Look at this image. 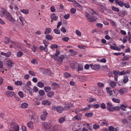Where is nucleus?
Wrapping results in <instances>:
<instances>
[{
	"label": "nucleus",
	"instance_id": "nucleus-1",
	"mask_svg": "<svg viewBox=\"0 0 131 131\" xmlns=\"http://www.w3.org/2000/svg\"><path fill=\"white\" fill-rule=\"evenodd\" d=\"M43 128L46 131H62V129L58 125L51 127L49 124L45 123L43 124Z\"/></svg>",
	"mask_w": 131,
	"mask_h": 131
},
{
	"label": "nucleus",
	"instance_id": "nucleus-2",
	"mask_svg": "<svg viewBox=\"0 0 131 131\" xmlns=\"http://www.w3.org/2000/svg\"><path fill=\"white\" fill-rule=\"evenodd\" d=\"M85 16L88 18V20L90 22H94L97 19V18L93 16V13L91 14L92 16H91L90 14L88 13H85Z\"/></svg>",
	"mask_w": 131,
	"mask_h": 131
},
{
	"label": "nucleus",
	"instance_id": "nucleus-3",
	"mask_svg": "<svg viewBox=\"0 0 131 131\" xmlns=\"http://www.w3.org/2000/svg\"><path fill=\"white\" fill-rule=\"evenodd\" d=\"M10 126H13V127H11L9 131H18L19 130V126L17 123L15 122H12L10 124Z\"/></svg>",
	"mask_w": 131,
	"mask_h": 131
},
{
	"label": "nucleus",
	"instance_id": "nucleus-4",
	"mask_svg": "<svg viewBox=\"0 0 131 131\" xmlns=\"http://www.w3.org/2000/svg\"><path fill=\"white\" fill-rule=\"evenodd\" d=\"M4 13L6 19L8 21L13 23L14 21L15 20L14 19L9 13L7 12V11L6 12Z\"/></svg>",
	"mask_w": 131,
	"mask_h": 131
},
{
	"label": "nucleus",
	"instance_id": "nucleus-5",
	"mask_svg": "<svg viewBox=\"0 0 131 131\" xmlns=\"http://www.w3.org/2000/svg\"><path fill=\"white\" fill-rule=\"evenodd\" d=\"M5 94L7 96L9 97H11L13 96H15L16 95V94L14 92L9 91H6Z\"/></svg>",
	"mask_w": 131,
	"mask_h": 131
},
{
	"label": "nucleus",
	"instance_id": "nucleus-6",
	"mask_svg": "<svg viewBox=\"0 0 131 131\" xmlns=\"http://www.w3.org/2000/svg\"><path fill=\"white\" fill-rule=\"evenodd\" d=\"M106 104L107 109L110 111H112V108L113 107L112 103L110 102H108L106 103Z\"/></svg>",
	"mask_w": 131,
	"mask_h": 131
},
{
	"label": "nucleus",
	"instance_id": "nucleus-7",
	"mask_svg": "<svg viewBox=\"0 0 131 131\" xmlns=\"http://www.w3.org/2000/svg\"><path fill=\"white\" fill-rule=\"evenodd\" d=\"M90 66L92 69L93 70H99L100 68V65L96 64L94 65H93L92 64H90Z\"/></svg>",
	"mask_w": 131,
	"mask_h": 131
},
{
	"label": "nucleus",
	"instance_id": "nucleus-8",
	"mask_svg": "<svg viewBox=\"0 0 131 131\" xmlns=\"http://www.w3.org/2000/svg\"><path fill=\"white\" fill-rule=\"evenodd\" d=\"M119 93V91L116 89H115L112 90V96L114 97H116Z\"/></svg>",
	"mask_w": 131,
	"mask_h": 131
},
{
	"label": "nucleus",
	"instance_id": "nucleus-9",
	"mask_svg": "<svg viewBox=\"0 0 131 131\" xmlns=\"http://www.w3.org/2000/svg\"><path fill=\"white\" fill-rule=\"evenodd\" d=\"M6 64L10 68L12 67V65L14 64L13 61L10 60H7L6 62Z\"/></svg>",
	"mask_w": 131,
	"mask_h": 131
},
{
	"label": "nucleus",
	"instance_id": "nucleus-10",
	"mask_svg": "<svg viewBox=\"0 0 131 131\" xmlns=\"http://www.w3.org/2000/svg\"><path fill=\"white\" fill-rule=\"evenodd\" d=\"M72 106V104H66L65 105L64 107L63 108L64 110H68L71 108Z\"/></svg>",
	"mask_w": 131,
	"mask_h": 131
},
{
	"label": "nucleus",
	"instance_id": "nucleus-11",
	"mask_svg": "<svg viewBox=\"0 0 131 131\" xmlns=\"http://www.w3.org/2000/svg\"><path fill=\"white\" fill-rule=\"evenodd\" d=\"M119 14L122 17H124L125 16L127 15L128 14L127 12L125 10L121 11Z\"/></svg>",
	"mask_w": 131,
	"mask_h": 131
},
{
	"label": "nucleus",
	"instance_id": "nucleus-12",
	"mask_svg": "<svg viewBox=\"0 0 131 131\" xmlns=\"http://www.w3.org/2000/svg\"><path fill=\"white\" fill-rule=\"evenodd\" d=\"M56 110L59 113H61L64 110L63 108L62 107L58 106L56 107Z\"/></svg>",
	"mask_w": 131,
	"mask_h": 131
},
{
	"label": "nucleus",
	"instance_id": "nucleus-13",
	"mask_svg": "<svg viewBox=\"0 0 131 131\" xmlns=\"http://www.w3.org/2000/svg\"><path fill=\"white\" fill-rule=\"evenodd\" d=\"M59 85L56 83H54L52 84V88L54 89H56L59 88Z\"/></svg>",
	"mask_w": 131,
	"mask_h": 131
},
{
	"label": "nucleus",
	"instance_id": "nucleus-14",
	"mask_svg": "<svg viewBox=\"0 0 131 131\" xmlns=\"http://www.w3.org/2000/svg\"><path fill=\"white\" fill-rule=\"evenodd\" d=\"M51 18L52 20H56L58 19V17L57 16H56L53 13L51 14Z\"/></svg>",
	"mask_w": 131,
	"mask_h": 131
},
{
	"label": "nucleus",
	"instance_id": "nucleus-15",
	"mask_svg": "<svg viewBox=\"0 0 131 131\" xmlns=\"http://www.w3.org/2000/svg\"><path fill=\"white\" fill-rule=\"evenodd\" d=\"M42 104L43 105H49L51 104V102L48 100H45L42 101Z\"/></svg>",
	"mask_w": 131,
	"mask_h": 131
},
{
	"label": "nucleus",
	"instance_id": "nucleus-16",
	"mask_svg": "<svg viewBox=\"0 0 131 131\" xmlns=\"http://www.w3.org/2000/svg\"><path fill=\"white\" fill-rule=\"evenodd\" d=\"M64 58V55L62 54L58 58H57V60L60 62H62L63 61V59Z\"/></svg>",
	"mask_w": 131,
	"mask_h": 131
},
{
	"label": "nucleus",
	"instance_id": "nucleus-17",
	"mask_svg": "<svg viewBox=\"0 0 131 131\" xmlns=\"http://www.w3.org/2000/svg\"><path fill=\"white\" fill-rule=\"evenodd\" d=\"M27 126L29 128L31 129H33L34 128L33 125V122L32 121H30L27 124Z\"/></svg>",
	"mask_w": 131,
	"mask_h": 131
},
{
	"label": "nucleus",
	"instance_id": "nucleus-18",
	"mask_svg": "<svg viewBox=\"0 0 131 131\" xmlns=\"http://www.w3.org/2000/svg\"><path fill=\"white\" fill-rule=\"evenodd\" d=\"M51 30H52L50 28H46L44 34L45 35L49 34L51 32Z\"/></svg>",
	"mask_w": 131,
	"mask_h": 131
},
{
	"label": "nucleus",
	"instance_id": "nucleus-19",
	"mask_svg": "<svg viewBox=\"0 0 131 131\" xmlns=\"http://www.w3.org/2000/svg\"><path fill=\"white\" fill-rule=\"evenodd\" d=\"M120 109L121 107L119 106H115L112 108V111H111V112H113L114 111H115L116 110L119 111L120 110Z\"/></svg>",
	"mask_w": 131,
	"mask_h": 131
},
{
	"label": "nucleus",
	"instance_id": "nucleus-20",
	"mask_svg": "<svg viewBox=\"0 0 131 131\" xmlns=\"http://www.w3.org/2000/svg\"><path fill=\"white\" fill-rule=\"evenodd\" d=\"M53 95L54 92L52 91L48 92L47 93V95L49 97H52Z\"/></svg>",
	"mask_w": 131,
	"mask_h": 131
},
{
	"label": "nucleus",
	"instance_id": "nucleus-21",
	"mask_svg": "<svg viewBox=\"0 0 131 131\" xmlns=\"http://www.w3.org/2000/svg\"><path fill=\"white\" fill-rule=\"evenodd\" d=\"M27 88V92L29 93L30 95H31L32 94V89L29 86H28Z\"/></svg>",
	"mask_w": 131,
	"mask_h": 131
},
{
	"label": "nucleus",
	"instance_id": "nucleus-22",
	"mask_svg": "<svg viewBox=\"0 0 131 131\" xmlns=\"http://www.w3.org/2000/svg\"><path fill=\"white\" fill-rule=\"evenodd\" d=\"M19 17L20 21V22H19L20 23L22 26H24V18L22 16H19Z\"/></svg>",
	"mask_w": 131,
	"mask_h": 131
},
{
	"label": "nucleus",
	"instance_id": "nucleus-23",
	"mask_svg": "<svg viewBox=\"0 0 131 131\" xmlns=\"http://www.w3.org/2000/svg\"><path fill=\"white\" fill-rule=\"evenodd\" d=\"M39 48L41 51H44L46 52H47L48 51V49H46L45 47H43L42 46H40Z\"/></svg>",
	"mask_w": 131,
	"mask_h": 131
},
{
	"label": "nucleus",
	"instance_id": "nucleus-24",
	"mask_svg": "<svg viewBox=\"0 0 131 131\" xmlns=\"http://www.w3.org/2000/svg\"><path fill=\"white\" fill-rule=\"evenodd\" d=\"M28 104L26 103H22L21 105V107L23 108H26L28 106Z\"/></svg>",
	"mask_w": 131,
	"mask_h": 131
},
{
	"label": "nucleus",
	"instance_id": "nucleus-25",
	"mask_svg": "<svg viewBox=\"0 0 131 131\" xmlns=\"http://www.w3.org/2000/svg\"><path fill=\"white\" fill-rule=\"evenodd\" d=\"M4 38L5 40L4 41V43L6 44H9L10 41V39L6 37H5Z\"/></svg>",
	"mask_w": 131,
	"mask_h": 131
},
{
	"label": "nucleus",
	"instance_id": "nucleus-26",
	"mask_svg": "<svg viewBox=\"0 0 131 131\" xmlns=\"http://www.w3.org/2000/svg\"><path fill=\"white\" fill-rule=\"evenodd\" d=\"M130 40V38L127 36H125L123 38V42L124 43H126L128 40L129 41Z\"/></svg>",
	"mask_w": 131,
	"mask_h": 131
},
{
	"label": "nucleus",
	"instance_id": "nucleus-27",
	"mask_svg": "<svg viewBox=\"0 0 131 131\" xmlns=\"http://www.w3.org/2000/svg\"><path fill=\"white\" fill-rule=\"evenodd\" d=\"M106 90L107 93L110 94V95L112 96V90H111V89L110 88L107 87L106 88Z\"/></svg>",
	"mask_w": 131,
	"mask_h": 131
},
{
	"label": "nucleus",
	"instance_id": "nucleus-28",
	"mask_svg": "<svg viewBox=\"0 0 131 131\" xmlns=\"http://www.w3.org/2000/svg\"><path fill=\"white\" fill-rule=\"evenodd\" d=\"M45 72L46 75H50L51 73V71L49 70L46 69L45 70Z\"/></svg>",
	"mask_w": 131,
	"mask_h": 131
},
{
	"label": "nucleus",
	"instance_id": "nucleus-29",
	"mask_svg": "<svg viewBox=\"0 0 131 131\" xmlns=\"http://www.w3.org/2000/svg\"><path fill=\"white\" fill-rule=\"evenodd\" d=\"M93 115V113L92 112L87 113L85 114V115L88 117H90Z\"/></svg>",
	"mask_w": 131,
	"mask_h": 131
},
{
	"label": "nucleus",
	"instance_id": "nucleus-30",
	"mask_svg": "<svg viewBox=\"0 0 131 131\" xmlns=\"http://www.w3.org/2000/svg\"><path fill=\"white\" fill-rule=\"evenodd\" d=\"M51 89V87L49 86L45 87L44 88V90L46 92L49 91Z\"/></svg>",
	"mask_w": 131,
	"mask_h": 131
},
{
	"label": "nucleus",
	"instance_id": "nucleus-31",
	"mask_svg": "<svg viewBox=\"0 0 131 131\" xmlns=\"http://www.w3.org/2000/svg\"><path fill=\"white\" fill-rule=\"evenodd\" d=\"M112 81L110 82V86L113 88L116 86V82Z\"/></svg>",
	"mask_w": 131,
	"mask_h": 131
},
{
	"label": "nucleus",
	"instance_id": "nucleus-32",
	"mask_svg": "<svg viewBox=\"0 0 131 131\" xmlns=\"http://www.w3.org/2000/svg\"><path fill=\"white\" fill-rule=\"evenodd\" d=\"M128 55H126L122 59V61H125L129 60V58L128 57Z\"/></svg>",
	"mask_w": 131,
	"mask_h": 131
},
{
	"label": "nucleus",
	"instance_id": "nucleus-33",
	"mask_svg": "<svg viewBox=\"0 0 131 131\" xmlns=\"http://www.w3.org/2000/svg\"><path fill=\"white\" fill-rule=\"evenodd\" d=\"M20 11L25 14H27L29 13L28 10L27 9H21L20 10Z\"/></svg>",
	"mask_w": 131,
	"mask_h": 131
},
{
	"label": "nucleus",
	"instance_id": "nucleus-34",
	"mask_svg": "<svg viewBox=\"0 0 131 131\" xmlns=\"http://www.w3.org/2000/svg\"><path fill=\"white\" fill-rule=\"evenodd\" d=\"M112 9L113 10L116 11L117 12H118L119 11V9L118 8L115 7L114 6H112Z\"/></svg>",
	"mask_w": 131,
	"mask_h": 131
},
{
	"label": "nucleus",
	"instance_id": "nucleus-35",
	"mask_svg": "<svg viewBox=\"0 0 131 131\" xmlns=\"http://www.w3.org/2000/svg\"><path fill=\"white\" fill-rule=\"evenodd\" d=\"M38 93L40 95L42 96L45 94V92L43 90H40L38 91Z\"/></svg>",
	"mask_w": 131,
	"mask_h": 131
},
{
	"label": "nucleus",
	"instance_id": "nucleus-36",
	"mask_svg": "<svg viewBox=\"0 0 131 131\" xmlns=\"http://www.w3.org/2000/svg\"><path fill=\"white\" fill-rule=\"evenodd\" d=\"M125 90H126V91H124V89L123 88L122 89H121L119 91V92L120 93H121L122 94H123L125 92H126L127 91V89H126Z\"/></svg>",
	"mask_w": 131,
	"mask_h": 131
},
{
	"label": "nucleus",
	"instance_id": "nucleus-37",
	"mask_svg": "<svg viewBox=\"0 0 131 131\" xmlns=\"http://www.w3.org/2000/svg\"><path fill=\"white\" fill-rule=\"evenodd\" d=\"M83 67L81 64H79L78 65V71H80L83 70Z\"/></svg>",
	"mask_w": 131,
	"mask_h": 131
},
{
	"label": "nucleus",
	"instance_id": "nucleus-38",
	"mask_svg": "<svg viewBox=\"0 0 131 131\" xmlns=\"http://www.w3.org/2000/svg\"><path fill=\"white\" fill-rule=\"evenodd\" d=\"M37 86L40 88H42L43 87L44 85V84L41 82H38Z\"/></svg>",
	"mask_w": 131,
	"mask_h": 131
},
{
	"label": "nucleus",
	"instance_id": "nucleus-39",
	"mask_svg": "<svg viewBox=\"0 0 131 131\" xmlns=\"http://www.w3.org/2000/svg\"><path fill=\"white\" fill-rule=\"evenodd\" d=\"M65 120V118L62 117L60 118L59 120V123H61L63 122Z\"/></svg>",
	"mask_w": 131,
	"mask_h": 131
},
{
	"label": "nucleus",
	"instance_id": "nucleus-40",
	"mask_svg": "<svg viewBox=\"0 0 131 131\" xmlns=\"http://www.w3.org/2000/svg\"><path fill=\"white\" fill-rule=\"evenodd\" d=\"M46 38L48 40H51L52 39V37L50 35H47L46 36Z\"/></svg>",
	"mask_w": 131,
	"mask_h": 131
},
{
	"label": "nucleus",
	"instance_id": "nucleus-41",
	"mask_svg": "<svg viewBox=\"0 0 131 131\" xmlns=\"http://www.w3.org/2000/svg\"><path fill=\"white\" fill-rule=\"evenodd\" d=\"M112 100L115 102L117 103H119L120 102V100L119 99L113 98L112 99Z\"/></svg>",
	"mask_w": 131,
	"mask_h": 131
},
{
	"label": "nucleus",
	"instance_id": "nucleus-42",
	"mask_svg": "<svg viewBox=\"0 0 131 131\" xmlns=\"http://www.w3.org/2000/svg\"><path fill=\"white\" fill-rule=\"evenodd\" d=\"M46 116L42 114L40 116V118L42 120L44 121L46 120Z\"/></svg>",
	"mask_w": 131,
	"mask_h": 131
},
{
	"label": "nucleus",
	"instance_id": "nucleus-43",
	"mask_svg": "<svg viewBox=\"0 0 131 131\" xmlns=\"http://www.w3.org/2000/svg\"><path fill=\"white\" fill-rule=\"evenodd\" d=\"M124 78L123 82L124 83H127L128 80L127 76V75H124Z\"/></svg>",
	"mask_w": 131,
	"mask_h": 131
},
{
	"label": "nucleus",
	"instance_id": "nucleus-44",
	"mask_svg": "<svg viewBox=\"0 0 131 131\" xmlns=\"http://www.w3.org/2000/svg\"><path fill=\"white\" fill-rule=\"evenodd\" d=\"M64 78H67L71 77V75L70 73L66 72L64 74Z\"/></svg>",
	"mask_w": 131,
	"mask_h": 131
},
{
	"label": "nucleus",
	"instance_id": "nucleus-45",
	"mask_svg": "<svg viewBox=\"0 0 131 131\" xmlns=\"http://www.w3.org/2000/svg\"><path fill=\"white\" fill-rule=\"evenodd\" d=\"M124 3L122 1H119V2L116 5H119L121 7H122L124 6Z\"/></svg>",
	"mask_w": 131,
	"mask_h": 131
},
{
	"label": "nucleus",
	"instance_id": "nucleus-46",
	"mask_svg": "<svg viewBox=\"0 0 131 131\" xmlns=\"http://www.w3.org/2000/svg\"><path fill=\"white\" fill-rule=\"evenodd\" d=\"M54 32L57 34H59L60 33V30L58 29H54Z\"/></svg>",
	"mask_w": 131,
	"mask_h": 131
},
{
	"label": "nucleus",
	"instance_id": "nucleus-47",
	"mask_svg": "<svg viewBox=\"0 0 131 131\" xmlns=\"http://www.w3.org/2000/svg\"><path fill=\"white\" fill-rule=\"evenodd\" d=\"M15 84L17 85H21L22 84L21 81H17L15 82Z\"/></svg>",
	"mask_w": 131,
	"mask_h": 131
},
{
	"label": "nucleus",
	"instance_id": "nucleus-48",
	"mask_svg": "<svg viewBox=\"0 0 131 131\" xmlns=\"http://www.w3.org/2000/svg\"><path fill=\"white\" fill-rule=\"evenodd\" d=\"M58 47V46L55 44H53L51 45L50 46V48L52 49H53L56 48H57Z\"/></svg>",
	"mask_w": 131,
	"mask_h": 131
},
{
	"label": "nucleus",
	"instance_id": "nucleus-49",
	"mask_svg": "<svg viewBox=\"0 0 131 131\" xmlns=\"http://www.w3.org/2000/svg\"><path fill=\"white\" fill-rule=\"evenodd\" d=\"M124 6L125 8H129L130 7V6L129 5V3H124Z\"/></svg>",
	"mask_w": 131,
	"mask_h": 131
},
{
	"label": "nucleus",
	"instance_id": "nucleus-50",
	"mask_svg": "<svg viewBox=\"0 0 131 131\" xmlns=\"http://www.w3.org/2000/svg\"><path fill=\"white\" fill-rule=\"evenodd\" d=\"M31 63H32L35 64H38V62L37 60L36 59H33L31 60Z\"/></svg>",
	"mask_w": 131,
	"mask_h": 131
},
{
	"label": "nucleus",
	"instance_id": "nucleus-51",
	"mask_svg": "<svg viewBox=\"0 0 131 131\" xmlns=\"http://www.w3.org/2000/svg\"><path fill=\"white\" fill-rule=\"evenodd\" d=\"M100 126L97 124H94L93 125V128L94 129L96 130L97 128H99Z\"/></svg>",
	"mask_w": 131,
	"mask_h": 131
},
{
	"label": "nucleus",
	"instance_id": "nucleus-52",
	"mask_svg": "<svg viewBox=\"0 0 131 131\" xmlns=\"http://www.w3.org/2000/svg\"><path fill=\"white\" fill-rule=\"evenodd\" d=\"M23 54V52L21 51H18L17 54V56L18 57H20Z\"/></svg>",
	"mask_w": 131,
	"mask_h": 131
},
{
	"label": "nucleus",
	"instance_id": "nucleus-53",
	"mask_svg": "<svg viewBox=\"0 0 131 131\" xmlns=\"http://www.w3.org/2000/svg\"><path fill=\"white\" fill-rule=\"evenodd\" d=\"M128 73V72H127V71L126 72L124 70H123L122 71L120 72V73L118 74L119 75H124V74H126Z\"/></svg>",
	"mask_w": 131,
	"mask_h": 131
},
{
	"label": "nucleus",
	"instance_id": "nucleus-54",
	"mask_svg": "<svg viewBox=\"0 0 131 131\" xmlns=\"http://www.w3.org/2000/svg\"><path fill=\"white\" fill-rule=\"evenodd\" d=\"M11 54V52L10 51L8 52L7 53H6L5 56L8 58L10 57Z\"/></svg>",
	"mask_w": 131,
	"mask_h": 131
},
{
	"label": "nucleus",
	"instance_id": "nucleus-55",
	"mask_svg": "<svg viewBox=\"0 0 131 131\" xmlns=\"http://www.w3.org/2000/svg\"><path fill=\"white\" fill-rule=\"evenodd\" d=\"M121 109H122L123 110L125 111L126 110L125 108L126 107V106L123 104L121 105Z\"/></svg>",
	"mask_w": 131,
	"mask_h": 131
},
{
	"label": "nucleus",
	"instance_id": "nucleus-56",
	"mask_svg": "<svg viewBox=\"0 0 131 131\" xmlns=\"http://www.w3.org/2000/svg\"><path fill=\"white\" fill-rule=\"evenodd\" d=\"M18 94L21 98H23L24 97V94L21 91H19L18 92Z\"/></svg>",
	"mask_w": 131,
	"mask_h": 131
},
{
	"label": "nucleus",
	"instance_id": "nucleus-57",
	"mask_svg": "<svg viewBox=\"0 0 131 131\" xmlns=\"http://www.w3.org/2000/svg\"><path fill=\"white\" fill-rule=\"evenodd\" d=\"M79 114H77L76 116H75L74 117V118L78 120H81V118L79 116Z\"/></svg>",
	"mask_w": 131,
	"mask_h": 131
},
{
	"label": "nucleus",
	"instance_id": "nucleus-58",
	"mask_svg": "<svg viewBox=\"0 0 131 131\" xmlns=\"http://www.w3.org/2000/svg\"><path fill=\"white\" fill-rule=\"evenodd\" d=\"M69 39V38L68 37H66L63 38H62V40L64 41L67 42L68 41Z\"/></svg>",
	"mask_w": 131,
	"mask_h": 131
},
{
	"label": "nucleus",
	"instance_id": "nucleus-59",
	"mask_svg": "<svg viewBox=\"0 0 131 131\" xmlns=\"http://www.w3.org/2000/svg\"><path fill=\"white\" fill-rule=\"evenodd\" d=\"M56 53L55 54V55L56 56L58 57V56L60 53L61 52H60V51L57 49L56 50Z\"/></svg>",
	"mask_w": 131,
	"mask_h": 131
},
{
	"label": "nucleus",
	"instance_id": "nucleus-60",
	"mask_svg": "<svg viewBox=\"0 0 131 131\" xmlns=\"http://www.w3.org/2000/svg\"><path fill=\"white\" fill-rule=\"evenodd\" d=\"M114 127L112 126H110L108 128V129L109 131H114Z\"/></svg>",
	"mask_w": 131,
	"mask_h": 131
},
{
	"label": "nucleus",
	"instance_id": "nucleus-61",
	"mask_svg": "<svg viewBox=\"0 0 131 131\" xmlns=\"http://www.w3.org/2000/svg\"><path fill=\"white\" fill-rule=\"evenodd\" d=\"M101 107L103 109H104L106 108V105L104 103H102L101 104Z\"/></svg>",
	"mask_w": 131,
	"mask_h": 131
},
{
	"label": "nucleus",
	"instance_id": "nucleus-62",
	"mask_svg": "<svg viewBox=\"0 0 131 131\" xmlns=\"http://www.w3.org/2000/svg\"><path fill=\"white\" fill-rule=\"evenodd\" d=\"M97 85L99 87L101 88L104 86V84L103 83L100 82H99L97 84Z\"/></svg>",
	"mask_w": 131,
	"mask_h": 131
},
{
	"label": "nucleus",
	"instance_id": "nucleus-63",
	"mask_svg": "<svg viewBox=\"0 0 131 131\" xmlns=\"http://www.w3.org/2000/svg\"><path fill=\"white\" fill-rule=\"evenodd\" d=\"M76 11V9L73 8H72L70 10L71 12L73 14H74L75 13Z\"/></svg>",
	"mask_w": 131,
	"mask_h": 131
},
{
	"label": "nucleus",
	"instance_id": "nucleus-64",
	"mask_svg": "<svg viewBox=\"0 0 131 131\" xmlns=\"http://www.w3.org/2000/svg\"><path fill=\"white\" fill-rule=\"evenodd\" d=\"M33 91L35 92H37L38 91V89L37 86H34L33 88Z\"/></svg>",
	"mask_w": 131,
	"mask_h": 131
}]
</instances>
